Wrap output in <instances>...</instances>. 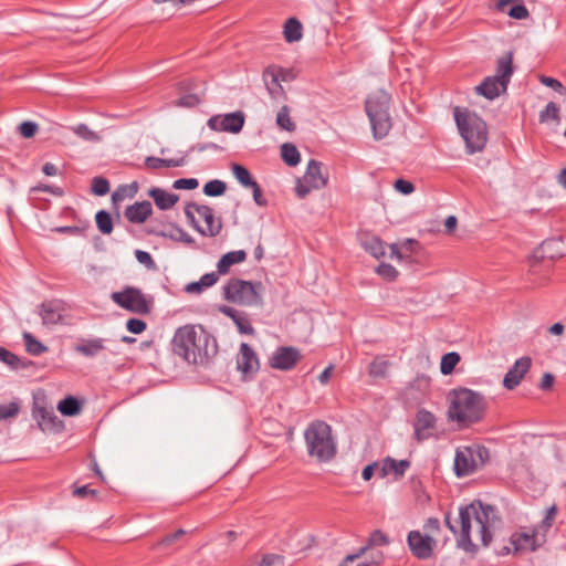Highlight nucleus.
<instances>
[{"instance_id": "obj_32", "label": "nucleus", "mask_w": 566, "mask_h": 566, "mask_svg": "<svg viewBox=\"0 0 566 566\" xmlns=\"http://www.w3.org/2000/svg\"><path fill=\"white\" fill-rule=\"evenodd\" d=\"M361 247L373 255L375 259H379L385 255V249L381 240L375 235H365L360 240Z\"/></svg>"}, {"instance_id": "obj_55", "label": "nucleus", "mask_w": 566, "mask_h": 566, "mask_svg": "<svg viewBox=\"0 0 566 566\" xmlns=\"http://www.w3.org/2000/svg\"><path fill=\"white\" fill-rule=\"evenodd\" d=\"M199 186V181L196 178H180L174 181L172 187L175 189H187L192 190Z\"/></svg>"}, {"instance_id": "obj_25", "label": "nucleus", "mask_w": 566, "mask_h": 566, "mask_svg": "<svg viewBox=\"0 0 566 566\" xmlns=\"http://www.w3.org/2000/svg\"><path fill=\"white\" fill-rule=\"evenodd\" d=\"M514 73L513 66V52L509 51L496 60V73L493 75L509 85L511 77Z\"/></svg>"}, {"instance_id": "obj_56", "label": "nucleus", "mask_w": 566, "mask_h": 566, "mask_svg": "<svg viewBox=\"0 0 566 566\" xmlns=\"http://www.w3.org/2000/svg\"><path fill=\"white\" fill-rule=\"evenodd\" d=\"M38 124L34 123V122H30V120H27V122H23L20 124L19 126V133L24 137V138H31L35 135V133L38 132Z\"/></svg>"}, {"instance_id": "obj_62", "label": "nucleus", "mask_w": 566, "mask_h": 566, "mask_svg": "<svg viewBox=\"0 0 566 566\" xmlns=\"http://www.w3.org/2000/svg\"><path fill=\"white\" fill-rule=\"evenodd\" d=\"M186 534V531L182 528L177 530L175 533L165 536L160 542L157 543V546H169L175 541L179 539L181 536Z\"/></svg>"}, {"instance_id": "obj_53", "label": "nucleus", "mask_w": 566, "mask_h": 566, "mask_svg": "<svg viewBox=\"0 0 566 566\" xmlns=\"http://www.w3.org/2000/svg\"><path fill=\"white\" fill-rule=\"evenodd\" d=\"M92 191L97 196H105L109 191V182L103 177H95L92 181Z\"/></svg>"}, {"instance_id": "obj_38", "label": "nucleus", "mask_w": 566, "mask_h": 566, "mask_svg": "<svg viewBox=\"0 0 566 566\" xmlns=\"http://www.w3.org/2000/svg\"><path fill=\"white\" fill-rule=\"evenodd\" d=\"M22 337L25 349L29 354L33 356H39L48 350L46 346H44L40 340L34 338L32 334L24 332Z\"/></svg>"}, {"instance_id": "obj_26", "label": "nucleus", "mask_w": 566, "mask_h": 566, "mask_svg": "<svg viewBox=\"0 0 566 566\" xmlns=\"http://www.w3.org/2000/svg\"><path fill=\"white\" fill-rule=\"evenodd\" d=\"M148 196L155 201V205L160 210L171 209L179 200V196L172 192H168L161 188L154 187L149 189Z\"/></svg>"}, {"instance_id": "obj_41", "label": "nucleus", "mask_w": 566, "mask_h": 566, "mask_svg": "<svg viewBox=\"0 0 566 566\" xmlns=\"http://www.w3.org/2000/svg\"><path fill=\"white\" fill-rule=\"evenodd\" d=\"M290 112V107L284 105L276 114L277 126L286 132H293L296 127L294 122L291 119Z\"/></svg>"}, {"instance_id": "obj_51", "label": "nucleus", "mask_w": 566, "mask_h": 566, "mask_svg": "<svg viewBox=\"0 0 566 566\" xmlns=\"http://www.w3.org/2000/svg\"><path fill=\"white\" fill-rule=\"evenodd\" d=\"M539 82L543 85L553 88L558 94L566 95V87L558 80L551 76L541 75Z\"/></svg>"}, {"instance_id": "obj_8", "label": "nucleus", "mask_w": 566, "mask_h": 566, "mask_svg": "<svg viewBox=\"0 0 566 566\" xmlns=\"http://www.w3.org/2000/svg\"><path fill=\"white\" fill-rule=\"evenodd\" d=\"M185 214L190 224L202 235L216 237L222 224L214 218L212 208L206 205L190 202L185 207Z\"/></svg>"}, {"instance_id": "obj_33", "label": "nucleus", "mask_w": 566, "mask_h": 566, "mask_svg": "<svg viewBox=\"0 0 566 566\" xmlns=\"http://www.w3.org/2000/svg\"><path fill=\"white\" fill-rule=\"evenodd\" d=\"M186 163L185 156L180 158L164 159L149 156L145 159V165L150 169H159L163 167H181Z\"/></svg>"}, {"instance_id": "obj_5", "label": "nucleus", "mask_w": 566, "mask_h": 566, "mask_svg": "<svg viewBox=\"0 0 566 566\" xmlns=\"http://www.w3.org/2000/svg\"><path fill=\"white\" fill-rule=\"evenodd\" d=\"M454 119L458 129L465 142L470 154L481 151L488 140V130L485 122L475 113L454 108Z\"/></svg>"}, {"instance_id": "obj_6", "label": "nucleus", "mask_w": 566, "mask_h": 566, "mask_svg": "<svg viewBox=\"0 0 566 566\" xmlns=\"http://www.w3.org/2000/svg\"><path fill=\"white\" fill-rule=\"evenodd\" d=\"M389 106L390 95L382 90L373 93L366 101V113L376 139L386 137L391 129Z\"/></svg>"}, {"instance_id": "obj_52", "label": "nucleus", "mask_w": 566, "mask_h": 566, "mask_svg": "<svg viewBox=\"0 0 566 566\" xmlns=\"http://www.w3.org/2000/svg\"><path fill=\"white\" fill-rule=\"evenodd\" d=\"M376 272L388 281H394L398 276V271L396 268L388 263H380L377 266Z\"/></svg>"}, {"instance_id": "obj_10", "label": "nucleus", "mask_w": 566, "mask_h": 566, "mask_svg": "<svg viewBox=\"0 0 566 566\" xmlns=\"http://www.w3.org/2000/svg\"><path fill=\"white\" fill-rule=\"evenodd\" d=\"M111 298L124 310L137 314H148L151 311L150 302L139 289L125 287L123 291L113 292Z\"/></svg>"}, {"instance_id": "obj_35", "label": "nucleus", "mask_w": 566, "mask_h": 566, "mask_svg": "<svg viewBox=\"0 0 566 566\" xmlns=\"http://www.w3.org/2000/svg\"><path fill=\"white\" fill-rule=\"evenodd\" d=\"M57 410L63 416L72 417L81 411V403L75 397L69 396L57 403Z\"/></svg>"}, {"instance_id": "obj_16", "label": "nucleus", "mask_w": 566, "mask_h": 566, "mask_svg": "<svg viewBox=\"0 0 566 566\" xmlns=\"http://www.w3.org/2000/svg\"><path fill=\"white\" fill-rule=\"evenodd\" d=\"M259 359L253 348L247 343L240 345L237 356V368L244 376H252L259 370Z\"/></svg>"}, {"instance_id": "obj_45", "label": "nucleus", "mask_w": 566, "mask_h": 566, "mask_svg": "<svg viewBox=\"0 0 566 566\" xmlns=\"http://www.w3.org/2000/svg\"><path fill=\"white\" fill-rule=\"evenodd\" d=\"M226 182L219 179L210 180L203 186V193L209 197L222 196L226 192Z\"/></svg>"}, {"instance_id": "obj_17", "label": "nucleus", "mask_w": 566, "mask_h": 566, "mask_svg": "<svg viewBox=\"0 0 566 566\" xmlns=\"http://www.w3.org/2000/svg\"><path fill=\"white\" fill-rule=\"evenodd\" d=\"M531 366L532 359L528 356L518 358L505 374L503 386L509 390L517 387L521 380L524 378L525 374L530 370Z\"/></svg>"}, {"instance_id": "obj_20", "label": "nucleus", "mask_w": 566, "mask_h": 566, "mask_svg": "<svg viewBox=\"0 0 566 566\" xmlns=\"http://www.w3.org/2000/svg\"><path fill=\"white\" fill-rule=\"evenodd\" d=\"M219 312L230 317L241 334L251 336L255 334V329L251 325V322L247 313L238 311L234 307L227 305L220 306Z\"/></svg>"}, {"instance_id": "obj_9", "label": "nucleus", "mask_w": 566, "mask_h": 566, "mask_svg": "<svg viewBox=\"0 0 566 566\" xmlns=\"http://www.w3.org/2000/svg\"><path fill=\"white\" fill-rule=\"evenodd\" d=\"M489 459L484 447L473 446L459 450L454 458V470L458 476H465L482 468Z\"/></svg>"}, {"instance_id": "obj_58", "label": "nucleus", "mask_w": 566, "mask_h": 566, "mask_svg": "<svg viewBox=\"0 0 566 566\" xmlns=\"http://www.w3.org/2000/svg\"><path fill=\"white\" fill-rule=\"evenodd\" d=\"M126 327L133 334H140L146 329L147 324L139 318H129L126 323Z\"/></svg>"}, {"instance_id": "obj_60", "label": "nucleus", "mask_w": 566, "mask_h": 566, "mask_svg": "<svg viewBox=\"0 0 566 566\" xmlns=\"http://www.w3.org/2000/svg\"><path fill=\"white\" fill-rule=\"evenodd\" d=\"M135 256H136L137 261L140 264H144L146 268H148V269L155 268V262L148 252L143 251V250H136Z\"/></svg>"}, {"instance_id": "obj_44", "label": "nucleus", "mask_w": 566, "mask_h": 566, "mask_svg": "<svg viewBox=\"0 0 566 566\" xmlns=\"http://www.w3.org/2000/svg\"><path fill=\"white\" fill-rule=\"evenodd\" d=\"M417 242L415 240H411V239H408L406 240L403 243H401L400 245L399 244H391L390 245V249H391V258H396L398 260H402L403 258H407L409 256L407 253H411L412 252V247L416 244Z\"/></svg>"}, {"instance_id": "obj_4", "label": "nucleus", "mask_w": 566, "mask_h": 566, "mask_svg": "<svg viewBox=\"0 0 566 566\" xmlns=\"http://www.w3.org/2000/svg\"><path fill=\"white\" fill-rule=\"evenodd\" d=\"M304 439L310 457L319 462H327L335 457L336 442L332 434V428L326 422L321 420L311 422L304 432Z\"/></svg>"}, {"instance_id": "obj_13", "label": "nucleus", "mask_w": 566, "mask_h": 566, "mask_svg": "<svg viewBox=\"0 0 566 566\" xmlns=\"http://www.w3.org/2000/svg\"><path fill=\"white\" fill-rule=\"evenodd\" d=\"M407 543L412 555L419 559L430 558L437 544L433 537L423 535L419 531H410Z\"/></svg>"}, {"instance_id": "obj_21", "label": "nucleus", "mask_w": 566, "mask_h": 566, "mask_svg": "<svg viewBox=\"0 0 566 566\" xmlns=\"http://www.w3.org/2000/svg\"><path fill=\"white\" fill-rule=\"evenodd\" d=\"M507 84L497 80L494 76H488L483 82L475 87V92L485 98L492 101L500 96L501 93L506 92Z\"/></svg>"}, {"instance_id": "obj_3", "label": "nucleus", "mask_w": 566, "mask_h": 566, "mask_svg": "<svg viewBox=\"0 0 566 566\" xmlns=\"http://www.w3.org/2000/svg\"><path fill=\"white\" fill-rule=\"evenodd\" d=\"M209 335L192 325L179 327L174 335L175 353L188 363L197 364L208 356Z\"/></svg>"}, {"instance_id": "obj_28", "label": "nucleus", "mask_w": 566, "mask_h": 566, "mask_svg": "<svg viewBox=\"0 0 566 566\" xmlns=\"http://www.w3.org/2000/svg\"><path fill=\"white\" fill-rule=\"evenodd\" d=\"M263 80L266 88L271 95L276 94L277 90H281V80H285L284 71L275 66H269L263 73Z\"/></svg>"}, {"instance_id": "obj_23", "label": "nucleus", "mask_w": 566, "mask_h": 566, "mask_svg": "<svg viewBox=\"0 0 566 566\" xmlns=\"http://www.w3.org/2000/svg\"><path fill=\"white\" fill-rule=\"evenodd\" d=\"M153 207L149 201L135 202L125 209V218L132 223H143L151 214Z\"/></svg>"}, {"instance_id": "obj_61", "label": "nucleus", "mask_w": 566, "mask_h": 566, "mask_svg": "<svg viewBox=\"0 0 566 566\" xmlns=\"http://www.w3.org/2000/svg\"><path fill=\"white\" fill-rule=\"evenodd\" d=\"M394 188L402 195H410L415 190V186L405 179H398L394 184Z\"/></svg>"}, {"instance_id": "obj_63", "label": "nucleus", "mask_w": 566, "mask_h": 566, "mask_svg": "<svg viewBox=\"0 0 566 566\" xmlns=\"http://www.w3.org/2000/svg\"><path fill=\"white\" fill-rule=\"evenodd\" d=\"M219 273L217 272H211V273H206L203 274L201 277H200V283L202 285V287L206 290L208 287H211L212 285H214L218 280H219Z\"/></svg>"}, {"instance_id": "obj_42", "label": "nucleus", "mask_w": 566, "mask_h": 566, "mask_svg": "<svg viewBox=\"0 0 566 566\" xmlns=\"http://www.w3.org/2000/svg\"><path fill=\"white\" fill-rule=\"evenodd\" d=\"M97 229L103 234H109L113 231L114 224L111 214L105 210H99L95 216Z\"/></svg>"}, {"instance_id": "obj_2", "label": "nucleus", "mask_w": 566, "mask_h": 566, "mask_svg": "<svg viewBox=\"0 0 566 566\" xmlns=\"http://www.w3.org/2000/svg\"><path fill=\"white\" fill-rule=\"evenodd\" d=\"M485 397L468 388H457L449 394L448 417L461 426L476 423L486 410Z\"/></svg>"}, {"instance_id": "obj_40", "label": "nucleus", "mask_w": 566, "mask_h": 566, "mask_svg": "<svg viewBox=\"0 0 566 566\" xmlns=\"http://www.w3.org/2000/svg\"><path fill=\"white\" fill-rule=\"evenodd\" d=\"M281 155L284 163L291 167L300 163V153L293 144H283L281 147Z\"/></svg>"}, {"instance_id": "obj_59", "label": "nucleus", "mask_w": 566, "mask_h": 566, "mask_svg": "<svg viewBox=\"0 0 566 566\" xmlns=\"http://www.w3.org/2000/svg\"><path fill=\"white\" fill-rule=\"evenodd\" d=\"M507 14L516 20H523L528 17V10L523 4H515L509 11Z\"/></svg>"}, {"instance_id": "obj_64", "label": "nucleus", "mask_w": 566, "mask_h": 566, "mask_svg": "<svg viewBox=\"0 0 566 566\" xmlns=\"http://www.w3.org/2000/svg\"><path fill=\"white\" fill-rule=\"evenodd\" d=\"M73 495L76 497H80V499H83L86 496L95 497L97 495V491L94 489H90L87 485L76 486L73 490Z\"/></svg>"}, {"instance_id": "obj_50", "label": "nucleus", "mask_w": 566, "mask_h": 566, "mask_svg": "<svg viewBox=\"0 0 566 566\" xmlns=\"http://www.w3.org/2000/svg\"><path fill=\"white\" fill-rule=\"evenodd\" d=\"M559 117V107L554 103L549 102L546 107L539 113V120L542 123L547 122L548 119H558Z\"/></svg>"}, {"instance_id": "obj_34", "label": "nucleus", "mask_w": 566, "mask_h": 566, "mask_svg": "<svg viewBox=\"0 0 566 566\" xmlns=\"http://www.w3.org/2000/svg\"><path fill=\"white\" fill-rule=\"evenodd\" d=\"M0 361L14 370L23 369L30 364L23 361L19 356L6 349L4 347H0Z\"/></svg>"}, {"instance_id": "obj_24", "label": "nucleus", "mask_w": 566, "mask_h": 566, "mask_svg": "<svg viewBox=\"0 0 566 566\" xmlns=\"http://www.w3.org/2000/svg\"><path fill=\"white\" fill-rule=\"evenodd\" d=\"M105 348V339L103 338H83L74 346L76 353L87 358L96 357Z\"/></svg>"}, {"instance_id": "obj_43", "label": "nucleus", "mask_w": 566, "mask_h": 566, "mask_svg": "<svg viewBox=\"0 0 566 566\" xmlns=\"http://www.w3.org/2000/svg\"><path fill=\"white\" fill-rule=\"evenodd\" d=\"M232 172L234 175V177L237 178V180L243 186V187H251L252 185H254L256 181L252 178L250 171L241 166V165H238V164H234L232 166Z\"/></svg>"}, {"instance_id": "obj_22", "label": "nucleus", "mask_w": 566, "mask_h": 566, "mask_svg": "<svg viewBox=\"0 0 566 566\" xmlns=\"http://www.w3.org/2000/svg\"><path fill=\"white\" fill-rule=\"evenodd\" d=\"M510 544L514 552L535 551L539 544L536 541L535 532H517L512 534Z\"/></svg>"}, {"instance_id": "obj_54", "label": "nucleus", "mask_w": 566, "mask_h": 566, "mask_svg": "<svg viewBox=\"0 0 566 566\" xmlns=\"http://www.w3.org/2000/svg\"><path fill=\"white\" fill-rule=\"evenodd\" d=\"M256 566H285L284 557L277 554H265Z\"/></svg>"}, {"instance_id": "obj_19", "label": "nucleus", "mask_w": 566, "mask_h": 566, "mask_svg": "<svg viewBox=\"0 0 566 566\" xmlns=\"http://www.w3.org/2000/svg\"><path fill=\"white\" fill-rule=\"evenodd\" d=\"M33 417L42 431L59 430L62 427V421L59 420L54 411L43 406H34Z\"/></svg>"}, {"instance_id": "obj_12", "label": "nucleus", "mask_w": 566, "mask_h": 566, "mask_svg": "<svg viewBox=\"0 0 566 566\" xmlns=\"http://www.w3.org/2000/svg\"><path fill=\"white\" fill-rule=\"evenodd\" d=\"M245 122L243 112L237 111L226 115H213L208 122L207 126L214 132H226L238 134L242 130Z\"/></svg>"}, {"instance_id": "obj_31", "label": "nucleus", "mask_w": 566, "mask_h": 566, "mask_svg": "<svg viewBox=\"0 0 566 566\" xmlns=\"http://www.w3.org/2000/svg\"><path fill=\"white\" fill-rule=\"evenodd\" d=\"M283 35L286 42H297L303 36L302 23L296 18H290L284 23Z\"/></svg>"}, {"instance_id": "obj_46", "label": "nucleus", "mask_w": 566, "mask_h": 566, "mask_svg": "<svg viewBox=\"0 0 566 566\" xmlns=\"http://www.w3.org/2000/svg\"><path fill=\"white\" fill-rule=\"evenodd\" d=\"M460 361V355L455 352L444 354L441 359L440 370L443 375H449L453 371L457 364Z\"/></svg>"}, {"instance_id": "obj_27", "label": "nucleus", "mask_w": 566, "mask_h": 566, "mask_svg": "<svg viewBox=\"0 0 566 566\" xmlns=\"http://www.w3.org/2000/svg\"><path fill=\"white\" fill-rule=\"evenodd\" d=\"M247 253L244 250L230 251L221 256L217 263L219 274H227L234 264L245 261Z\"/></svg>"}, {"instance_id": "obj_47", "label": "nucleus", "mask_w": 566, "mask_h": 566, "mask_svg": "<svg viewBox=\"0 0 566 566\" xmlns=\"http://www.w3.org/2000/svg\"><path fill=\"white\" fill-rule=\"evenodd\" d=\"M389 363L385 359L376 358L369 365V375L375 378H384L387 374Z\"/></svg>"}, {"instance_id": "obj_30", "label": "nucleus", "mask_w": 566, "mask_h": 566, "mask_svg": "<svg viewBox=\"0 0 566 566\" xmlns=\"http://www.w3.org/2000/svg\"><path fill=\"white\" fill-rule=\"evenodd\" d=\"M410 468V461L408 460H395L392 458H387L382 467L380 469V476L385 478L389 473H395L397 478H401L405 472Z\"/></svg>"}, {"instance_id": "obj_49", "label": "nucleus", "mask_w": 566, "mask_h": 566, "mask_svg": "<svg viewBox=\"0 0 566 566\" xmlns=\"http://www.w3.org/2000/svg\"><path fill=\"white\" fill-rule=\"evenodd\" d=\"M19 410L20 406L15 401H11L8 405H0V421L17 417Z\"/></svg>"}, {"instance_id": "obj_36", "label": "nucleus", "mask_w": 566, "mask_h": 566, "mask_svg": "<svg viewBox=\"0 0 566 566\" xmlns=\"http://www.w3.org/2000/svg\"><path fill=\"white\" fill-rule=\"evenodd\" d=\"M560 244L562 241L559 239L545 240L539 245L537 253L541 258L554 259L557 254H559L558 248Z\"/></svg>"}, {"instance_id": "obj_11", "label": "nucleus", "mask_w": 566, "mask_h": 566, "mask_svg": "<svg viewBox=\"0 0 566 566\" xmlns=\"http://www.w3.org/2000/svg\"><path fill=\"white\" fill-rule=\"evenodd\" d=\"M327 178L322 174V164L311 159L302 178L296 180L295 193L298 198H305L312 190L325 187Z\"/></svg>"}, {"instance_id": "obj_29", "label": "nucleus", "mask_w": 566, "mask_h": 566, "mask_svg": "<svg viewBox=\"0 0 566 566\" xmlns=\"http://www.w3.org/2000/svg\"><path fill=\"white\" fill-rule=\"evenodd\" d=\"M150 233H154L158 237L169 238L174 241L184 242L186 244H193V238L188 234L184 229L178 226H170L169 228H165L160 231L151 230Z\"/></svg>"}, {"instance_id": "obj_1", "label": "nucleus", "mask_w": 566, "mask_h": 566, "mask_svg": "<svg viewBox=\"0 0 566 566\" xmlns=\"http://www.w3.org/2000/svg\"><path fill=\"white\" fill-rule=\"evenodd\" d=\"M500 522L495 507L479 500L459 507V527L451 522L449 514L446 515V525L454 534L457 546L472 555L478 552L471 538L472 528H475L483 546H489Z\"/></svg>"}, {"instance_id": "obj_39", "label": "nucleus", "mask_w": 566, "mask_h": 566, "mask_svg": "<svg viewBox=\"0 0 566 566\" xmlns=\"http://www.w3.org/2000/svg\"><path fill=\"white\" fill-rule=\"evenodd\" d=\"M77 137L85 142L98 143L101 136L85 124H78L70 128Z\"/></svg>"}, {"instance_id": "obj_37", "label": "nucleus", "mask_w": 566, "mask_h": 566, "mask_svg": "<svg viewBox=\"0 0 566 566\" xmlns=\"http://www.w3.org/2000/svg\"><path fill=\"white\" fill-rule=\"evenodd\" d=\"M138 191L137 181H133L129 185L119 186L112 195L113 202L123 201L126 198H133Z\"/></svg>"}, {"instance_id": "obj_14", "label": "nucleus", "mask_w": 566, "mask_h": 566, "mask_svg": "<svg viewBox=\"0 0 566 566\" xmlns=\"http://www.w3.org/2000/svg\"><path fill=\"white\" fill-rule=\"evenodd\" d=\"M301 359V353L294 347H279L270 358V366L274 369L290 370Z\"/></svg>"}, {"instance_id": "obj_57", "label": "nucleus", "mask_w": 566, "mask_h": 566, "mask_svg": "<svg viewBox=\"0 0 566 566\" xmlns=\"http://www.w3.org/2000/svg\"><path fill=\"white\" fill-rule=\"evenodd\" d=\"M200 103V98L196 94H186L179 97L176 102L177 106L181 107H195Z\"/></svg>"}, {"instance_id": "obj_18", "label": "nucleus", "mask_w": 566, "mask_h": 566, "mask_svg": "<svg viewBox=\"0 0 566 566\" xmlns=\"http://www.w3.org/2000/svg\"><path fill=\"white\" fill-rule=\"evenodd\" d=\"M436 426V417L432 412L420 409L416 415V420L413 423L415 428V439L418 442H421L430 437L428 430L433 429Z\"/></svg>"}, {"instance_id": "obj_15", "label": "nucleus", "mask_w": 566, "mask_h": 566, "mask_svg": "<svg viewBox=\"0 0 566 566\" xmlns=\"http://www.w3.org/2000/svg\"><path fill=\"white\" fill-rule=\"evenodd\" d=\"M65 304L61 300H50L39 306V315L45 326L56 325L62 322Z\"/></svg>"}, {"instance_id": "obj_48", "label": "nucleus", "mask_w": 566, "mask_h": 566, "mask_svg": "<svg viewBox=\"0 0 566 566\" xmlns=\"http://www.w3.org/2000/svg\"><path fill=\"white\" fill-rule=\"evenodd\" d=\"M365 548H361L358 554L347 555L338 566H377L375 563H366L360 560L361 554Z\"/></svg>"}, {"instance_id": "obj_7", "label": "nucleus", "mask_w": 566, "mask_h": 566, "mask_svg": "<svg viewBox=\"0 0 566 566\" xmlns=\"http://www.w3.org/2000/svg\"><path fill=\"white\" fill-rule=\"evenodd\" d=\"M262 284L232 277L223 286L226 301L242 306H262Z\"/></svg>"}]
</instances>
